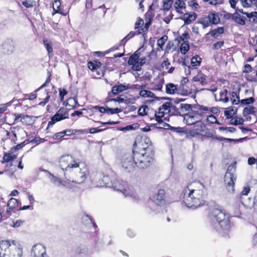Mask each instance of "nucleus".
<instances>
[{"label":"nucleus","mask_w":257,"mask_h":257,"mask_svg":"<svg viewBox=\"0 0 257 257\" xmlns=\"http://www.w3.org/2000/svg\"><path fill=\"white\" fill-rule=\"evenodd\" d=\"M155 102H156V101L154 99L146 100L145 101V105L139 108L138 111V114L141 116L146 115L147 112L149 110V107L148 105H150L151 104H153Z\"/></svg>","instance_id":"nucleus-24"},{"label":"nucleus","mask_w":257,"mask_h":257,"mask_svg":"<svg viewBox=\"0 0 257 257\" xmlns=\"http://www.w3.org/2000/svg\"><path fill=\"white\" fill-rule=\"evenodd\" d=\"M237 12L235 11V12L233 14L232 20L237 24L241 26L245 25L246 24V18L241 16L237 13Z\"/></svg>","instance_id":"nucleus-28"},{"label":"nucleus","mask_w":257,"mask_h":257,"mask_svg":"<svg viewBox=\"0 0 257 257\" xmlns=\"http://www.w3.org/2000/svg\"><path fill=\"white\" fill-rule=\"evenodd\" d=\"M185 1L186 0H176L174 3V7L176 12L179 14H182L181 10L186 8V5Z\"/></svg>","instance_id":"nucleus-36"},{"label":"nucleus","mask_w":257,"mask_h":257,"mask_svg":"<svg viewBox=\"0 0 257 257\" xmlns=\"http://www.w3.org/2000/svg\"><path fill=\"white\" fill-rule=\"evenodd\" d=\"M183 202L188 208L196 209L205 205L207 193L205 186L199 181L188 183L183 190Z\"/></svg>","instance_id":"nucleus-2"},{"label":"nucleus","mask_w":257,"mask_h":257,"mask_svg":"<svg viewBox=\"0 0 257 257\" xmlns=\"http://www.w3.org/2000/svg\"><path fill=\"white\" fill-rule=\"evenodd\" d=\"M254 107L251 106L249 107H245L244 108L242 112V114L244 117L247 116L249 114H253L254 112Z\"/></svg>","instance_id":"nucleus-46"},{"label":"nucleus","mask_w":257,"mask_h":257,"mask_svg":"<svg viewBox=\"0 0 257 257\" xmlns=\"http://www.w3.org/2000/svg\"><path fill=\"white\" fill-rule=\"evenodd\" d=\"M22 4L26 8H31L36 5V2L33 0H25L22 2Z\"/></svg>","instance_id":"nucleus-47"},{"label":"nucleus","mask_w":257,"mask_h":257,"mask_svg":"<svg viewBox=\"0 0 257 257\" xmlns=\"http://www.w3.org/2000/svg\"><path fill=\"white\" fill-rule=\"evenodd\" d=\"M199 23L202 25L204 28L211 26L209 14H208L207 16H203L200 18L199 19Z\"/></svg>","instance_id":"nucleus-38"},{"label":"nucleus","mask_w":257,"mask_h":257,"mask_svg":"<svg viewBox=\"0 0 257 257\" xmlns=\"http://www.w3.org/2000/svg\"><path fill=\"white\" fill-rule=\"evenodd\" d=\"M193 80L194 82H199L202 85L207 83L206 76L201 72L198 73L196 76L193 77Z\"/></svg>","instance_id":"nucleus-35"},{"label":"nucleus","mask_w":257,"mask_h":257,"mask_svg":"<svg viewBox=\"0 0 257 257\" xmlns=\"http://www.w3.org/2000/svg\"><path fill=\"white\" fill-rule=\"evenodd\" d=\"M19 201L14 198H11L9 199L7 203V209L6 211V217L11 215V212L14 211L17 209L19 206Z\"/></svg>","instance_id":"nucleus-22"},{"label":"nucleus","mask_w":257,"mask_h":257,"mask_svg":"<svg viewBox=\"0 0 257 257\" xmlns=\"http://www.w3.org/2000/svg\"><path fill=\"white\" fill-rule=\"evenodd\" d=\"M203 138H206L208 139H210L211 140H216L218 138V137L215 136L214 134L210 131L205 132L204 131V133L203 135Z\"/></svg>","instance_id":"nucleus-50"},{"label":"nucleus","mask_w":257,"mask_h":257,"mask_svg":"<svg viewBox=\"0 0 257 257\" xmlns=\"http://www.w3.org/2000/svg\"><path fill=\"white\" fill-rule=\"evenodd\" d=\"M208 217L212 220L217 222L221 228L224 231H228L230 228V216L226 211L220 207L210 208Z\"/></svg>","instance_id":"nucleus-5"},{"label":"nucleus","mask_w":257,"mask_h":257,"mask_svg":"<svg viewBox=\"0 0 257 257\" xmlns=\"http://www.w3.org/2000/svg\"><path fill=\"white\" fill-rule=\"evenodd\" d=\"M244 138H240L239 139H230V138H225L222 137H218V138L217 139V141H226L227 142H238L242 140H243Z\"/></svg>","instance_id":"nucleus-49"},{"label":"nucleus","mask_w":257,"mask_h":257,"mask_svg":"<svg viewBox=\"0 0 257 257\" xmlns=\"http://www.w3.org/2000/svg\"><path fill=\"white\" fill-rule=\"evenodd\" d=\"M197 18V15L192 12L185 13L183 15V20L184 21V24L189 25L194 21Z\"/></svg>","instance_id":"nucleus-27"},{"label":"nucleus","mask_w":257,"mask_h":257,"mask_svg":"<svg viewBox=\"0 0 257 257\" xmlns=\"http://www.w3.org/2000/svg\"><path fill=\"white\" fill-rule=\"evenodd\" d=\"M50 98V96L48 94V93H46V96L45 97L43 101H41L39 103V105L42 106H44L46 103L49 102Z\"/></svg>","instance_id":"nucleus-64"},{"label":"nucleus","mask_w":257,"mask_h":257,"mask_svg":"<svg viewBox=\"0 0 257 257\" xmlns=\"http://www.w3.org/2000/svg\"><path fill=\"white\" fill-rule=\"evenodd\" d=\"M43 43L47 51L48 56L49 57H52L53 56V50L52 42L46 38H44L43 39Z\"/></svg>","instance_id":"nucleus-32"},{"label":"nucleus","mask_w":257,"mask_h":257,"mask_svg":"<svg viewBox=\"0 0 257 257\" xmlns=\"http://www.w3.org/2000/svg\"><path fill=\"white\" fill-rule=\"evenodd\" d=\"M50 178L51 180L54 182V183H58L61 184H63V181L61 180V179L57 177L56 176H55L53 174L50 173Z\"/></svg>","instance_id":"nucleus-61"},{"label":"nucleus","mask_w":257,"mask_h":257,"mask_svg":"<svg viewBox=\"0 0 257 257\" xmlns=\"http://www.w3.org/2000/svg\"><path fill=\"white\" fill-rule=\"evenodd\" d=\"M102 63L97 60L93 61H89L87 62V67L92 72H96L98 76H103L104 72L101 69Z\"/></svg>","instance_id":"nucleus-17"},{"label":"nucleus","mask_w":257,"mask_h":257,"mask_svg":"<svg viewBox=\"0 0 257 257\" xmlns=\"http://www.w3.org/2000/svg\"><path fill=\"white\" fill-rule=\"evenodd\" d=\"M209 18L210 20L211 26L212 25L218 24L220 22V18L218 13L216 12H209L208 13Z\"/></svg>","instance_id":"nucleus-31"},{"label":"nucleus","mask_w":257,"mask_h":257,"mask_svg":"<svg viewBox=\"0 0 257 257\" xmlns=\"http://www.w3.org/2000/svg\"><path fill=\"white\" fill-rule=\"evenodd\" d=\"M128 88L127 86L120 84L113 86L111 89V93L113 95H116Z\"/></svg>","instance_id":"nucleus-34"},{"label":"nucleus","mask_w":257,"mask_h":257,"mask_svg":"<svg viewBox=\"0 0 257 257\" xmlns=\"http://www.w3.org/2000/svg\"><path fill=\"white\" fill-rule=\"evenodd\" d=\"M155 152L151 146L143 147L139 150H136L135 156L137 160V167L146 169L152 167L155 163Z\"/></svg>","instance_id":"nucleus-3"},{"label":"nucleus","mask_w":257,"mask_h":257,"mask_svg":"<svg viewBox=\"0 0 257 257\" xmlns=\"http://www.w3.org/2000/svg\"><path fill=\"white\" fill-rule=\"evenodd\" d=\"M15 121L21 122L23 124L29 125L32 124L34 122V117L28 115H24L21 113H15Z\"/></svg>","instance_id":"nucleus-19"},{"label":"nucleus","mask_w":257,"mask_h":257,"mask_svg":"<svg viewBox=\"0 0 257 257\" xmlns=\"http://www.w3.org/2000/svg\"><path fill=\"white\" fill-rule=\"evenodd\" d=\"M190 110H192L200 121L202 117L207 115L206 111H208V107L198 104L194 107L192 106V109Z\"/></svg>","instance_id":"nucleus-20"},{"label":"nucleus","mask_w":257,"mask_h":257,"mask_svg":"<svg viewBox=\"0 0 257 257\" xmlns=\"http://www.w3.org/2000/svg\"><path fill=\"white\" fill-rule=\"evenodd\" d=\"M201 58L198 55L193 56L191 60V65L193 67L199 66L201 62Z\"/></svg>","instance_id":"nucleus-41"},{"label":"nucleus","mask_w":257,"mask_h":257,"mask_svg":"<svg viewBox=\"0 0 257 257\" xmlns=\"http://www.w3.org/2000/svg\"><path fill=\"white\" fill-rule=\"evenodd\" d=\"M140 53H138V51H136L129 58L127 64L129 66H131V68L134 71H141V65L139 64Z\"/></svg>","instance_id":"nucleus-16"},{"label":"nucleus","mask_w":257,"mask_h":257,"mask_svg":"<svg viewBox=\"0 0 257 257\" xmlns=\"http://www.w3.org/2000/svg\"><path fill=\"white\" fill-rule=\"evenodd\" d=\"M223 33L224 28L221 27L210 31L208 34H210L211 36L215 37L220 34H223Z\"/></svg>","instance_id":"nucleus-42"},{"label":"nucleus","mask_w":257,"mask_h":257,"mask_svg":"<svg viewBox=\"0 0 257 257\" xmlns=\"http://www.w3.org/2000/svg\"><path fill=\"white\" fill-rule=\"evenodd\" d=\"M53 9L54 12L52 15L56 14H59L63 16H66V13H65L63 8L61 7V2L60 0H54L53 2Z\"/></svg>","instance_id":"nucleus-25"},{"label":"nucleus","mask_w":257,"mask_h":257,"mask_svg":"<svg viewBox=\"0 0 257 257\" xmlns=\"http://www.w3.org/2000/svg\"><path fill=\"white\" fill-rule=\"evenodd\" d=\"M122 111V109L120 108L116 107L115 108H111L107 107V113L113 114L118 113Z\"/></svg>","instance_id":"nucleus-55"},{"label":"nucleus","mask_w":257,"mask_h":257,"mask_svg":"<svg viewBox=\"0 0 257 257\" xmlns=\"http://www.w3.org/2000/svg\"><path fill=\"white\" fill-rule=\"evenodd\" d=\"M180 50L182 54H186L189 50V44L188 41H184L180 47Z\"/></svg>","instance_id":"nucleus-43"},{"label":"nucleus","mask_w":257,"mask_h":257,"mask_svg":"<svg viewBox=\"0 0 257 257\" xmlns=\"http://www.w3.org/2000/svg\"><path fill=\"white\" fill-rule=\"evenodd\" d=\"M166 92L169 94H178L182 95H190L194 97L196 91L194 88L185 89L179 88L177 84L169 83L166 85Z\"/></svg>","instance_id":"nucleus-8"},{"label":"nucleus","mask_w":257,"mask_h":257,"mask_svg":"<svg viewBox=\"0 0 257 257\" xmlns=\"http://www.w3.org/2000/svg\"><path fill=\"white\" fill-rule=\"evenodd\" d=\"M224 43L223 41H218L213 45L212 49L214 50H217L223 46Z\"/></svg>","instance_id":"nucleus-60"},{"label":"nucleus","mask_w":257,"mask_h":257,"mask_svg":"<svg viewBox=\"0 0 257 257\" xmlns=\"http://www.w3.org/2000/svg\"><path fill=\"white\" fill-rule=\"evenodd\" d=\"M206 117V120L208 123H215L217 122V119L213 114H208L205 116Z\"/></svg>","instance_id":"nucleus-51"},{"label":"nucleus","mask_w":257,"mask_h":257,"mask_svg":"<svg viewBox=\"0 0 257 257\" xmlns=\"http://www.w3.org/2000/svg\"><path fill=\"white\" fill-rule=\"evenodd\" d=\"M231 120L233 121L231 122V123L234 125H237L238 124H242L243 123L244 121V119L242 117H237L232 118Z\"/></svg>","instance_id":"nucleus-57"},{"label":"nucleus","mask_w":257,"mask_h":257,"mask_svg":"<svg viewBox=\"0 0 257 257\" xmlns=\"http://www.w3.org/2000/svg\"><path fill=\"white\" fill-rule=\"evenodd\" d=\"M236 169V162L231 163L227 168L224 176V181L225 187L229 191H234V184L236 180V177L234 173Z\"/></svg>","instance_id":"nucleus-6"},{"label":"nucleus","mask_w":257,"mask_h":257,"mask_svg":"<svg viewBox=\"0 0 257 257\" xmlns=\"http://www.w3.org/2000/svg\"><path fill=\"white\" fill-rule=\"evenodd\" d=\"M66 107L69 110L74 109L77 105L79 106V103L76 98L69 97L66 102Z\"/></svg>","instance_id":"nucleus-30"},{"label":"nucleus","mask_w":257,"mask_h":257,"mask_svg":"<svg viewBox=\"0 0 257 257\" xmlns=\"http://www.w3.org/2000/svg\"><path fill=\"white\" fill-rule=\"evenodd\" d=\"M59 163L65 178L70 182L77 184L83 183L89 175L88 167L72 155L62 156Z\"/></svg>","instance_id":"nucleus-1"},{"label":"nucleus","mask_w":257,"mask_h":257,"mask_svg":"<svg viewBox=\"0 0 257 257\" xmlns=\"http://www.w3.org/2000/svg\"><path fill=\"white\" fill-rule=\"evenodd\" d=\"M231 92V91H228L227 87L223 86V88L220 91L218 96L214 94L215 100L224 103H227L230 100V94Z\"/></svg>","instance_id":"nucleus-18"},{"label":"nucleus","mask_w":257,"mask_h":257,"mask_svg":"<svg viewBox=\"0 0 257 257\" xmlns=\"http://www.w3.org/2000/svg\"><path fill=\"white\" fill-rule=\"evenodd\" d=\"M69 118L68 109L66 107H61L56 113L52 116L51 120L48 121L46 131L49 132V128L52 127L55 123Z\"/></svg>","instance_id":"nucleus-9"},{"label":"nucleus","mask_w":257,"mask_h":257,"mask_svg":"<svg viewBox=\"0 0 257 257\" xmlns=\"http://www.w3.org/2000/svg\"><path fill=\"white\" fill-rule=\"evenodd\" d=\"M135 152L136 150H134L132 153H125L121 159L120 164L122 168L128 172L134 171L137 167Z\"/></svg>","instance_id":"nucleus-7"},{"label":"nucleus","mask_w":257,"mask_h":257,"mask_svg":"<svg viewBox=\"0 0 257 257\" xmlns=\"http://www.w3.org/2000/svg\"><path fill=\"white\" fill-rule=\"evenodd\" d=\"M236 11L244 15L246 17L248 18V20L250 22L255 23L257 22V12H251V13H248L244 12L242 9H236L235 10Z\"/></svg>","instance_id":"nucleus-26"},{"label":"nucleus","mask_w":257,"mask_h":257,"mask_svg":"<svg viewBox=\"0 0 257 257\" xmlns=\"http://www.w3.org/2000/svg\"><path fill=\"white\" fill-rule=\"evenodd\" d=\"M138 124H133L126 125L124 127H120L117 128L118 131L126 132L131 130H135L138 127Z\"/></svg>","instance_id":"nucleus-44"},{"label":"nucleus","mask_w":257,"mask_h":257,"mask_svg":"<svg viewBox=\"0 0 257 257\" xmlns=\"http://www.w3.org/2000/svg\"><path fill=\"white\" fill-rule=\"evenodd\" d=\"M46 254V249L41 244L34 245L31 251V254L33 257H44Z\"/></svg>","instance_id":"nucleus-21"},{"label":"nucleus","mask_w":257,"mask_h":257,"mask_svg":"<svg viewBox=\"0 0 257 257\" xmlns=\"http://www.w3.org/2000/svg\"><path fill=\"white\" fill-rule=\"evenodd\" d=\"M68 93V91L65 89L60 88L59 89V94L61 101H64V97Z\"/></svg>","instance_id":"nucleus-62"},{"label":"nucleus","mask_w":257,"mask_h":257,"mask_svg":"<svg viewBox=\"0 0 257 257\" xmlns=\"http://www.w3.org/2000/svg\"><path fill=\"white\" fill-rule=\"evenodd\" d=\"M173 3V0H163V8L164 11H169L172 7Z\"/></svg>","instance_id":"nucleus-45"},{"label":"nucleus","mask_w":257,"mask_h":257,"mask_svg":"<svg viewBox=\"0 0 257 257\" xmlns=\"http://www.w3.org/2000/svg\"><path fill=\"white\" fill-rule=\"evenodd\" d=\"M238 2L244 8H252L257 9V0H228L230 7L234 10L239 9L236 6Z\"/></svg>","instance_id":"nucleus-12"},{"label":"nucleus","mask_w":257,"mask_h":257,"mask_svg":"<svg viewBox=\"0 0 257 257\" xmlns=\"http://www.w3.org/2000/svg\"><path fill=\"white\" fill-rule=\"evenodd\" d=\"M197 123L193 128L189 130L186 134L187 137L203 138V135L204 133L205 126L201 122Z\"/></svg>","instance_id":"nucleus-14"},{"label":"nucleus","mask_w":257,"mask_h":257,"mask_svg":"<svg viewBox=\"0 0 257 257\" xmlns=\"http://www.w3.org/2000/svg\"><path fill=\"white\" fill-rule=\"evenodd\" d=\"M17 157L16 155H14L12 151L9 152H4L2 163H9L11 161H14Z\"/></svg>","instance_id":"nucleus-33"},{"label":"nucleus","mask_w":257,"mask_h":257,"mask_svg":"<svg viewBox=\"0 0 257 257\" xmlns=\"http://www.w3.org/2000/svg\"><path fill=\"white\" fill-rule=\"evenodd\" d=\"M168 39V36L166 35L163 36L161 38L159 39L157 41V50L159 51L163 50V46L165 44Z\"/></svg>","instance_id":"nucleus-40"},{"label":"nucleus","mask_w":257,"mask_h":257,"mask_svg":"<svg viewBox=\"0 0 257 257\" xmlns=\"http://www.w3.org/2000/svg\"><path fill=\"white\" fill-rule=\"evenodd\" d=\"M192 109V105L186 103H177L173 105L171 103V113L174 115L184 116Z\"/></svg>","instance_id":"nucleus-10"},{"label":"nucleus","mask_w":257,"mask_h":257,"mask_svg":"<svg viewBox=\"0 0 257 257\" xmlns=\"http://www.w3.org/2000/svg\"><path fill=\"white\" fill-rule=\"evenodd\" d=\"M203 1L213 6L220 5L222 2V0H203Z\"/></svg>","instance_id":"nucleus-63"},{"label":"nucleus","mask_w":257,"mask_h":257,"mask_svg":"<svg viewBox=\"0 0 257 257\" xmlns=\"http://www.w3.org/2000/svg\"><path fill=\"white\" fill-rule=\"evenodd\" d=\"M114 179V177H111L108 175H104L101 178V182L100 183V186L110 188L112 185Z\"/></svg>","instance_id":"nucleus-29"},{"label":"nucleus","mask_w":257,"mask_h":257,"mask_svg":"<svg viewBox=\"0 0 257 257\" xmlns=\"http://www.w3.org/2000/svg\"><path fill=\"white\" fill-rule=\"evenodd\" d=\"M139 94L141 97H149L157 99V97L155 96V94L150 90H141L139 92Z\"/></svg>","instance_id":"nucleus-39"},{"label":"nucleus","mask_w":257,"mask_h":257,"mask_svg":"<svg viewBox=\"0 0 257 257\" xmlns=\"http://www.w3.org/2000/svg\"><path fill=\"white\" fill-rule=\"evenodd\" d=\"M64 136L62 131L58 132V133H56L54 134L53 135V136H52L53 139L57 140L59 142H61V141H63V140H64Z\"/></svg>","instance_id":"nucleus-52"},{"label":"nucleus","mask_w":257,"mask_h":257,"mask_svg":"<svg viewBox=\"0 0 257 257\" xmlns=\"http://www.w3.org/2000/svg\"><path fill=\"white\" fill-rule=\"evenodd\" d=\"M184 121L187 125H193L197 124L200 121L198 120V118L191 110L189 111L184 116Z\"/></svg>","instance_id":"nucleus-23"},{"label":"nucleus","mask_w":257,"mask_h":257,"mask_svg":"<svg viewBox=\"0 0 257 257\" xmlns=\"http://www.w3.org/2000/svg\"><path fill=\"white\" fill-rule=\"evenodd\" d=\"M110 188H113L114 190L118 191L123 192L125 191L124 187L120 181L116 179L115 178L112 183V185Z\"/></svg>","instance_id":"nucleus-37"},{"label":"nucleus","mask_w":257,"mask_h":257,"mask_svg":"<svg viewBox=\"0 0 257 257\" xmlns=\"http://www.w3.org/2000/svg\"><path fill=\"white\" fill-rule=\"evenodd\" d=\"M166 192L164 189H160L157 193H154L151 197L152 201L159 206L165 203Z\"/></svg>","instance_id":"nucleus-15"},{"label":"nucleus","mask_w":257,"mask_h":257,"mask_svg":"<svg viewBox=\"0 0 257 257\" xmlns=\"http://www.w3.org/2000/svg\"><path fill=\"white\" fill-rule=\"evenodd\" d=\"M230 95V100L232 105H237L239 103L240 105L250 104L253 103L255 100L253 97L240 100L239 91H232Z\"/></svg>","instance_id":"nucleus-11"},{"label":"nucleus","mask_w":257,"mask_h":257,"mask_svg":"<svg viewBox=\"0 0 257 257\" xmlns=\"http://www.w3.org/2000/svg\"><path fill=\"white\" fill-rule=\"evenodd\" d=\"M162 109H163V111H160L159 108L158 111L156 110V121L158 123L162 122L163 121V118L165 117V115L171 113V102H166L163 103L162 105Z\"/></svg>","instance_id":"nucleus-13"},{"label":"nucleus","mask_w":257,"mask_h":257,"mask_svg":"<svg viewBox=\"0 0 257 257\" xmlns=\"http://www.w3.org/2000/svg\"><path fill=\"white\" fill-rule=\"evenodd\" d=\"M144 22L143 19L139 17L135 23V29L137 30V31H139V29L141 28H143V26L144 25Z\"/></svg>","instance_id":"nucleus-53"},{"label":"nucleus","mask_w":257,"mask_h":257,"mask_svg":"<svg viewBox=\"0 0 257 257\" xmlns=\"http://www.w3.org/2000/svg\"><path fill=\"white\" fill-rule=\"evenodd\" d=\"M64 136H70L72 135H74L77 132V131L76 130H73V129H66L65 130H63L62 131Z\"/></svg>","instance_id":"nucleus-59"},{"label":"nucleus","mask_w":257,"mask_h":257,"mask_svg":"<svg viewBox=\"0 0 257 257\" xmlns=\"http://www.w3.org/2000/svg\"><path fill=\"white\" fill-rule=\"evenodd\" d=\"M150 118V120L155 119L156 121V110L149 108V110L147 112V115Z\"/></svg>","instance_id":"nucleus-48"},{"label":"nucleus","mask_w":257,"mask_h":257,"mask_svg":"<svg viewBox=\"0 0 257 257\" xmlns=\"http://www.w3.org/2000/svg\"><path fill=\"white\" fill-rule=\"evenodd\" d=\"M154 17V15L152 13V12H147L145 15L146 22H150L152 23Z\"/></svg>","instance_id":"nucleus-58"},{"label":"nucleus","mask_w":257,"mask_h":257,"mask_svg":"<svg viewBox=\"0 0 257 257\" xmlns=\"http://www.w3.org/2000/svg\"><path fill=\"white\" fill-rule=\"evenodd\" d=\"M23 248L21 244L14 240L0 241L1 257H22Z\"/></svg>","instance_id":"nucleus-4"},{"label":"nucleus","mask_w":257,"mask_h":257,"mask_svg":"<svg viewBox=\"0 0 257 257\" xmlns=\"http://www.w3.org/2000/svg\"><path fill=\"white\" fill-rule=\"evenodd\" d=\"M188 5L192 8L193 10H197L200 7L196 0L190 1L188 3Z\"/></svg>","instance_id":"nucleus-54"},{"label":"nucleus","mask_w":257,"mask_h":257,"mask_svg":"<svg viewBox=\"0 0 257 257\" xmlns=\"http://www.w3.org/2000/svg\"><path fill=\"white\" fill-rule=\"evenodd\" d=\"M48 77L44 84H43L39 88L37 89V91H38L41 88L46 87L48 83H49L51 80L52 73L50 71H48Z\"/></svg>","instance_id":"nucleus-56"}]
</instances>
